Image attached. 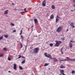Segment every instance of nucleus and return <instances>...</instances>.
<instances>
[{
	"instance_id": "f257e3e1",
	"label": "nucleus",
	"mask_w": 75,
	"mask_h": 75,
	"mask_svg": "<svg viewBox=\"0 0 75 75\" xmlns=\"http://www.w3.org/2000/svg\"><path fill=\"white\" fill-rule=\"evenodd\" d=\"M56 42V45H54V46L56 47H59V45L60 43H62V42L61 41H55Z\"/></svg>"
},
{
	"instance_id": "f03ea898",
	"label": "nucleus",
	"mask_w": 75,
	"mask_h": 75,
	"mask_svg": "<svg viewBox=\"0 0 75 75\" xmlns=\"http://www.w3.org/2000/svg\"><path fill=\"white\" fill-rule=\"evenodd\" d=\"M63 28V27H62V26H59V27H58L57 29V32L59 33L62 30Z\"/></svg>"
},
{
	"instance_id": "7ed1b4c3",
	"label": "nucleus",
	"mask_w": 75,
	"mask_h": 75,
	"mask_svg": "<svg viewBox=\"0 0 75 75\" xmlns=\"http://www.w3.org/2000/svg\"><path fill=\"white\" fill-rule=\"evenodd\" d=\"M39 50V49L38 48H35L33 49V52L37 54L38 53Z\"/></svg>"
},
{
	"instance_id": "20e7f679",
	"label": "nucleus",
	"mask_w": 75,
	"mask_h": 75,
	"mask_svg": "<svg viewBox=\"0 0 75 75\" xmlns=\"http://www.w3.org/2000/svg\"><path fill=\"white\" fill-rule=\"evenodd\" d=\"M60 72L61 74H60L59 75H61L62 74V75H67L64 74V71L63 70H60Z\"/></svg>"
},
{
	"instance_id": "39448f33",
	"label": "nucleus",
	"mask_w": 75,
	"mask_h": 75,
	"mask_svg": "<svg viewBox=\"0 0 75 75\" xmlns=\"http://www.w3.org/2000/svg\"><path fill=\"white\" fill-rule=\"evenodd\" d=\"M46 4V1L44 0V1L42 2V6H45Z\"/></svg>"
},
{
	"instance_id": "423d86ee",
	"label": "nucleus",
	"mask_w": 75,
	"mask_h": 75,
	"mask_svg": "<svg viewBox=\"0 0 75 75\" xmlns=\"http://www.w3.org/2000/svg\"><path fill=\"white\" fill-rule=\"evenodd\" d=\"M47 54V53H45L44 55H45V56L46 57H47L48 58H50V57L51 56L50 54H48V56H47V55H46Z\"/></svg>"
},
{
	"instance_id": "0eeeda50",
	"label": "nucleus",
	"mask_w": 75,
	"mask_h": 75,
	"mask_svg": "<svg viewBox=\"0 0 75 75\" xmlns=\"http://www.w3.org/2000/svg\"><path fill=\"white\" fill-rule=\"evenodd\" d=\"M70 25L73 28H75V26H74V23H73V22H71V23L70 24Z\"/></svg>"
},
{
	"instance_id": "6e6552de",
	"label": "nucleus",
	"mask_w": 75,
	"mask_h": 75,
	"mask_svg": "<svg viewBox=\"0 0 75 75\" xmlns=\"http://www.w3.org/2000/svg\"><path fill=\"white\" fill-rule=\"evenodd\" d=\"M52 60L54 62H57L58 61L57 59L55 58H52Z\"/></svg>"
},
{
	"instance_id": "1a4fd4ad",
	"label": "nucleus",
	"mask_w": 75,
	"mask_h": 75,
	"mask_svg": "<svg viewBox=\"0 0 75 75\" xmlns=\"http://www.w3.org/2000/svg\"><path fill=\"white\" fill-rule=\"evenodd\" d=\"M13 68L14 70H17L16 65L15 64H14Z\"/></svg>"
},
{
	"instance_id": "9d476101",
	"label": "nucleus",
	"mask_w": 75,
	"mask_h": 75,
	"mask_svg": "<svg viewBox=\"0 0 75 75\" xmlns=\"http://www.w3.org/2000/svg\"><path fill=\"white\" fill-rule=\"evenodd\" d=\"M67 59H64L63 61H69L70 58L69 57H66V58Z\"/></svg>"
},
{
	"instance_id": "9b49d317",
	"label": "nucleus",
	"mask_w": 75,
	"mask_h": 75,
	"mask_svg": "<svg viewBox=\"0 0 75 75\" xmlns=\"http://www.w3.org/2000/svg\"><path fill=\"white\" fill-rule=\"evenodd\" d=\"M8 10H6L4 12V14H8Z\"/></svg>"
},
{
	"instance_id": "f8f14e48",
	"label": "nucleus",
	"mask_w": 75,
	"mask_h": 75,
	"mask_svg": "<svg viewBox=\"0 0 75 75\" xmlns=\"http://www.w3.org/2000/svg\"><path fill=\"white\" fill-rule=\"evenodd\" d=\"M34 21H35V24H37V23L38 21L37 19H34Z\"/></svg>"
},
{
	"instance_id": "ddd939ff",
	"label": "nucleus",
	"mask_w": 75,
	"mask_h": 75,
	"mask_svg": "<svg viewBox=\"0 0 75 75\" xmlns=\"http://www.w3.org/2000/svg\"><path fill=\"white\" fill-rule=\"evenodd\" d=\"M51 8L52 9H55V6L54 5H52L51 6Z\"/></svg>"
},
{
	"instance_id": "4468645a",
	"label": "nucleus",
	"mask_w": 75,
	"mask_h": 75,
	"mask_svg": "<svg viewBox=\"0 0 75 75\" xmlns=\"http://www.w3.org/2000/svg\"><path fill=\"white\" fill-rule=\"evenodd\" d=\"M54 18V16L52 14L51 15L50 17V19H52Z\"/></svg>"
},
{
	"instance_id": "2eb2a0df",
	"label": "nucleus",
	"mask_w": 75,
	"mask_h": 75,
	"mask_svg": "<svg viewBox=\"0 0 75 75\" xmlns=\"http://www.w3.org/2000/svg\"><path fill=\"white\" fill-rule=\"evenodd\" d=\"M59 20V18H56L55 22L57 23V22Z\"/></svg>"
},
{
	"instance_id": "dca6fc26",
	"label": "nucleus",
	"mask_w": 75,
	"mask_h": 75,
	"mask_svg": "<svg viewBox=\"0 0 75 75\" xmlns=\"http://www.w3.org/2000/svg\"><path fill=\"white\" fill-rule=\"evenodd\" d=\"M65 68H66L65 66H63V65H61L60 68L61 69H63Z\"/></svg>"
},
{
	"instance_id": "f3484780",
	"label": "nucleus",
	"mask_w": 75,
	"mask_h": 75,
	"mask_svg": "<svg viewBox=\"0 0 75 75\" xmlns=\"http://www.w3.org/2000/svg\"><path fill=\"white\" fill-rule=\"evenodd\" d=\"M72 46H73V45H72V43H70V45H69V47L71 48V47H72Z\"/></svg>"
},
{
	"instance_id": "a211bd4d",
	"label": "nucleus",
	"mask_w": 75,
	"mask_h": 75,
	"mask_svg": "<svg viewBox=\"0 0 75 75\" xmlns=\"http://www.w3.org/2000/svg\"><path fill=\"white\" fill-rule=\"evenodd\" d=\"M69 61L71 60V61H75V58L73 59H69Z\"/></svg>"
},
{
	"instance_id": "6ab92c4d",
	"label": "nucleus",
	"mask_w": 75,
	"mask_h": 75,
	"mask_svg": "<svg viewBox=\"0 0 75 75\" xmlns=\"http://www.w3.org/2000/svg\"><path fill=\"white\" fill-rule=\"evenodd\" d=\"M49 64L48 63H46L44 65V67H45L46 66H47V65H48Z\"/></svg>"
},
{
	"instance_id": "aec40b11",
	"label": "nucleus",
	"mask_w": 75,
	"mask_h": 75,
	"mask_svg": "<svg viewBox=\"0 0 75 75\" xmlns=\"http://www.w3.org/2000/svg\"><path fill=\"white\" fill-rule=\"evenodd\" d=\"M3 50H4L5 51H7V49L6 48H4L3 49Z\"/></svg>"
},
{
	"instance_id": "412c9836",
	"label": "nucleus",
	"mask_w": 75,
	"mask_h": 75,
	"mask_svg": "<svg viewBox=\"0 0 75 75\" xmlns=\"http://www.w3.org/2000/svg\"><path fill=\"white\" fill-rule=\"evenodd\" d=\"M25 60L23 61H22V63H21L22 64H23L25 63Z\"/></svg>"
},
{
	"instance_id": "4be33fe9",
	"label": "nucleus",
	"mask_w": 75,
	"mask_h": 75,
	"mask_svg": "<svg viewBox=\"0 0 75 75\" xmlns=\"http://www.w3.org/2000/svg\"><path fill=\"white\" fill-rule=\"evenodd\" d=\"M26 8H25V9H24V10H23V11H24L25 12H28V11H27L26 10Z\"/></svg>"
},
{
	"instance_id": "5701e85b",
	"label": "nucleus",
	"mask_w": 75,
	"mask_h": 75,
	"mask_svg": "<svg viewBox=\"0 0 75 75\" xmlns=\"http://www.w3.org/2000/svg\"><path fill=\"white\" fill-rule=\"evenodd\" d=\"M4 37L5 38H7L8 37V35H4Z\"/></svg>"
},
{
	"instance_id": "b1692460",
	"label": "nucleus",
	"mask_w": 75,
	"mask_h": 75,
	"mask_svg": "<svg viewBox=\"0 0 75 75\" xmlns=\"http://www.w3.org/2000/svg\"><path fill=\"white\" fill-rule=\"evenodd\" d=\"M65 38L64 37V38H61V39L62 40V41H64L65 40L64 39Z\"/></svg>"
},
{
	"instance_id": "393cba45",
	"label": "nucleus",
	"mask_w": 75,
	"mask_h": 75,
	"mask_svg": "<svg viewBox=\"0 0 75 75\" xmlns=\"http://www.w3.org/2000/svg\"><path fill=\"white\" fill-rule=\"evenodd\" d=\"M53 45V44L52 43H51L50 44V47H52Z\"/></svg>"
},
{
	"instance_id": "a878e982",
	"label": "nucleus",
	"mask_w": 75,
	"mask_h": 75,
	"mask_svg": "<svg viewBox=\"0 0 75 75\" xmlns=\"http://www.w3.org/2000/svg\"><path fill=\"white\" fill-rule=\"evenodd\" d=\"M71 72L72 74H73L74 73H75V71L74 70H73L71 71Z\"/></svg>"
},
{
	"instance_id": "bb28decb",
	"label": "nucleus",
	"mask_w": 75,
	"mask_h": 75,
	"mask_svg": "<svg viewBox=\"0 0 75 75\" xmlns=\"http://www.w3.org/2000/svg\"><path fill=\"white\" fill-rule=\"evenodd\" d=\"M19 68L20 69L22 70L23 69V68L21 66H19Z\"/></svg>"
},
{
	"instance_id": "cd10ccee",
	"label": "nucleus",
	"mask_w": 75,
	"mask_h": 75,
	"mask_svg": "<svg viewBox=\"0 0 75 75\" xmlns=\"http://www.w3.org/2000/svg\"><path fill=\"white\" fill-rule=\"evenodd\" d=\"M11 25L13 26H14L15 25L14 24V23H11Z\"/></svg>"
},
{
	"instance_id": "c85d7f7f",
	"label": "nucleus",
	"mask_w": 75,
	"mask_h": 75,
	"mask_svg": "<svg viewBox=\"0 0 75 75\" xmlns=\"http://www.w3.org/2000/svg\"><path fill=\"white\" fill-rule=\"evenodd\" d=\"M21 38H22V40L24 39V38L22 35H21Z\"/></svg>"
},
{
	"instance_id": "c756f323",
	"label": "nucleus",
	"mask_w": 75,
	"mask_h": 75,
	"mask_svg": "<svg viewBox=\"0 0 75 75\" xmlns=\"http://www.w3.org/2000/svg\"><path fill=\"white\" fill-rule=\"evenodd\" d=\"M3 54H0V57H2Z\"/></svg>"
},
{
	"instance_id": "7c9ffc66",
	"label": "nucleus",
	"mask_w": 75,
	"mask_h": 75,
	"mask_svg": "<svg viewBox=\"0 0 75 75\" xmlns=\"http://www.w3.org/2000/svg\"><path fill=\"white\" fill-rule=\"evenodd\" d=\"M3 38V36L0 37V40H2Z\"/></svg>"
},
{
	"instance_id": "2f4dec72",
	"label": "nucleus",
	"mask_w": 75,
	"mask_h": 75,
	"mask_svg": "<svg viewBox=\"0 0 75 75\" xmlns=\"http://www.w3.org/2000/svg\"><path fill=\"white\" fill-rule=\"evenodd\" d=\"M8 59L9 61H11V59L9 57L8 58Z\"/></svg>"
},
{
	"instance_id": "473e14b6",
	"label": "nucleus",
	"mask_w": 75,
	"mask_h": 75,
	"mask_svg": "<svg viewBox=\"0 0 75 75\" xmlns=\"http://www.w3.org/2000/svg\"><path fill=\"white\" fill-rule=\"evenodd\" d=\"M21 45V48H22L23 47V45L21 43H20Z\"/></svg>"
},
{
	"instance_id": "72a5a7b5",
	"label": "nucleus",
	"mask_w": 75,
	"mask_h": 75,
	"mask_svg": "<svg viewBox=\"0 0 75 75\" xmlns=\"http://www.w3.org/2000/svg\"><path fill=\"white\" fill-rule=\"evenodd\" d=\"M56 18H59V16L58 15H57Z\"/></svg>"
},
{
	"instance_id": "f704fd0d",
	"label": "nucleus",
	"mask_w": 75,
	"mask_h": 75,
	"mask_svg": "<svg viewBox=\"0 0 75 75\" xmlns=\"http://www.w3.org/2000/svg\"><path fill=\"white\" fill-rule=\"evenodd\" d=\"M19 57L18 58V59H19L21 57V55H19Z\"/></svg>"
},
{
	"instance_id": "c9c22d12",
	"label": "nucleus",
	"mask_w": 75,
	"mask_h": 75,
	"mask_svg": "<svg viewBox=\"0 0 75 75\" xmlns=\"http://www.w3.org/2000/svg\"><path fill=\"white\" fill-rule=\"evenodd\" d=\"M16 32V30H14L13 31V32L15 33Z\"/></svg>"
},
{
	"instance_id": "e433bc0d",
	"label": "nucleus",
	"mask_w": 75,
	"mask_h": 75,
	"mask_svg": "<svg viewBox=\"0 0 75 75\" xmlns=\"http://www.w3.org/2000/svg\"><path fill=\"white\" fill-rule=\"evenodd\" d=\"M49 58H50V59H52V58L51 56Z\"/></svg>"
},
{
	"instance_id": "4c0bfd02",
	"label": "nucleus",
	"mask_w": 75,
	"mask_h": 75,
	"mask_svg": "<svg viewBox=\"0 0 75 75\" xmlns=\"http://www.w3.org/2000/svg\"><path fill=\"white\" fill-rule=\"evenodd\" d=\"M73 42V41H72V40L70 41V44L71 43V42Z\"/></svg>"
},
{
	"instance_id": "58836bf2",
	"label": "nucleus",
	"mask_w": 75,
	"mask_h": 75,
	"mask_svg": "<svg viewBox=\"0 0 75 75\" xmlns=\"http://www.w3.org/2000/svg\"><path fill=\"white\" fill-rule=\"evenodd\" d=\"M22 32H23V30H21V33H22Z\"/></svg>"
},
{
	"instance_id": "ea45409f",
	"label": "nucleus",
	"mask_w": 75,
	"mask_h": 75,
	"mask_svg": "<svg viewBox=\"0 0 75 75\" xmlns=\"http://www.w3.org/2000/svg\"><path fill=\"white\" fill-rule=\"evenodd\" d=\"M20 11H24V10L23 9H20Z\"/></svg>"
},
{
	"instance_id": "a19ab883",
	"label": "nucleus",
	"mask_w": 75,
	"mask_h": 75,
	"mask_svg": "<svg viewBox=\"0 0 75 75\" xmlns=\"http://www.w3.org/2000/svg\"><path fill=\"white\" fill-rule=\"evenodd\" d=\"M73 1L74 3H75V0H73Z\"/></svg>"
},
{
	"instance_id": "79ce46f5",
	"label": "nucleus",
	"mask_w": 75,
	"mask_h": 75,
	"mask_svg": "<svg viewBox=\"0 0 75 75\" xmlns=\"http://www.w3.org/2000/svg\"><path fill=\"white\" fill-rule=\"evenodd\" d=\"M71 11L72 12L74 11V10H71Z\"/></svg>"
},
{
	"instance_id": "37998d69",
	"label": "nucleus",
	"mask_w": 75,
	"mask_h": 75,
	"mask_svg": "<svg viewBox=\"0 0 75 75\" xmlns=\"http://www.w3.org/2000/svg\"><path fill=\"white\" fill-rule=\"evenodd\" d=\"M61 54H64L63 52H61Z\"/></svg>"
},
{
	"instance_id": "c03bdc74",
	"label": "nucleus",
	"mask_w": 75,
	"mask_h": 75,
	"mask_svg": "<svg viewBox=\"0 0 75 75\" xmlns=\"http://www.w3.org/2000/svg\"><path fill=\"white\" fill-rule=\"evenodd\" d=\"M60 61L62 62V61H63V60H60Z\"/></svg>"
},
{
	"instance_id": "a18cd8bd",
	"label": "nucleus",
	"mask_w": 75,
	"mask_h": 75,
	"mask_svg": "<svg viewBox=\"0 0 75 75\" xmlns=\"http://www.w3.org/2000/svg\"><path fill=\"white\" fill-rule=\"evenodd\" d=\"M69 30V29H67V32Z\"/></svg>"
},
{
	"instance_id": "49530a36",
	"label": "nucleus",
	"mask_w": 75,
	"mask_h": 75,
	"mask_svg": "<svg viewBox=\"0 0 75 75\" xmlns=\"http://www.w3.org/2000/svg\"><path fill=\"white\" fill-rule=\"evenodd\" d=\"M8 73H11V71H8Z\"/></svg>"
},
{
	"instance_id": "de8ad7c7",
	"label": "nucleus",
	"mask_w": 75,
	"mask_h": 75,
	"mask_svg": "<svg viewBox=\"0 0 75 75\" xmlns=\"http://www.w3.org/2000/svg\"><path fill=\"white\" fill-rule=\"evenodd\" d=\"M33 26H32V27H31V28H32V29H33Z\"/></svg>"
},
{
	"instance_id": "09e8293b",
	"label": "nucleus",
	"mask_w": 75,
	"mask_h": 75,
	"mask_svg": "<svg viewBox=\"0 0 75 75\" xmlns=\"http://www.w3.org/2000/svg\"><path fill=\"white\" fill-rule=\"evenodd\" d=\"M22 58H23V59H25V57H22Z\"/></svg>"
},
{
	"instance_id": "8fccbe9b",
	"label": "nucleus",
	"mask_w": 75,
	"mask_h": 75,
	"mask_svg": "<svg viewBox=\"0 0 75 75\" xmlns=\"http://www.w3.org/2000/svg\"><path fill=\"white\" fill-rule=\"evenodd\" d=\"M14 10H18L16 9H14Z\"/></svg>"
},
{
	"instance_id": "3c124183",
	"label": "nucleus",
	"mask_w": 75,
	"mask_h": 75,
	"mask_svg": "<svg viewBox=\"0 0 75 75\" xmlns=\"http://www.w3.org/2000/svg\"><path fill=\"white\" fill-rule=\"evenodd\" d=\"M22 34V33H20L19 34H20V35H21Z\"/></svg>"
},
{
	"instance_id": "603ef678",
	"label": "nucleus",
	"mask_w": 75,
	"mask_h": 75,
	"mask_svg": "<svg viewBox=\"0 0 75 75\" xmlns=\"http://www.w3.org/2000/svg\"><path fill=\"white\" fill-rule=\"evenodd\" d=\"M63 49V47H62V48H61V50H62V49Z\"/></svg>"
},
{
	"instance_id": "864d4df0",
	"label": "nucleus",
	"mask_w": 75,
	"mask_h": 75,
	"mask_svg": "<svg viewBox=\"0 0 75 75\" xmlns=\"http://www.w3.org/2000/svg\"><path fill=\"white\" fill-rule=\"evenodd\" d=\"M61 52H63L62 51V50H61Z\"/></svg>"
},
{
	"instance_id": "5fc2aeb1",
	"label": "nucleus",
	"mask_w": 75,
	"mask_h": 75,
	"mask_svg": "<svg viewBox=\"0 0 75 75\" xmlns=\"http://www.w3.org/2000/svg\"><path fill=\"white\" fill-rule=\"evenodd\" d=\"M12 4L14 5V4L13 3H12Z\"/></svg>"
},
{
	"instance_id": "6e6d98bb",
	"label": "nucleus",
	"mask_w": 75,
	"mask_h": 75,
	"mask_svg": "<svg viewBox=\"0 0 75 75\" xmlns=\"http://www.w3.org/2000/svg\"><path fill=\"white\" fill-rule=\"evenodd\" d=\"M74 6L75 7V4L74 5Z\"/></svg>"
},
{
	"instance_id": "4d7b16f0",
	"label": "nucleus",
	"mask_w": 75,
	"mask_h": 75,
	"mask_svg": "<svg viewBox=\"0 0 75 75\" xmlns=\"http://www.w3.org/2000/svg\"><path fill=\"white\" fill-rule=\"evenodd\" d=\"M60 36H62V35H60Z\"/></svg>"
},
{
	"instance_id": "13d9d810",
	"label": "nucleus",
	"mask_w": 75,
	"mask_h": 75,
	"mask_svg": "<svg viewBox=\"0 0 75 75\" xmlns=\"http://www.w3.org/2000/svg\"><path fill=\"white\" fill-rule=\"evenodd\" d=\"M13 57V56H11V57Z\"/></svg>"
},
{
	"instance_id": "bf43d9fd",
	"label": "nucleus",
	"mask_w": 75,
	"mask_h": 75,
	"mask_svg": "<svg viewBox=\"0 0 75 75\" xmlns=\"http://www.w3.org/2000/svg\"><path fill=\"white\" fill-rule=\"evenodd\" d=\"M23 13V12H21L20 13Z\"/></svg>"
},
{
	"instance_id": "052dcab7",
	"label": "nucleus",
	"mask_w": 75,
	"mask_h": 75,
	"mask_svg": "<svg viewBox=\"0 0 75 75\" xmlns=\"http://www.w3.org/2000/svg\"><path fill=\"white\" fill-rule=\"evenodd\" d=\"M50 68H49V70H50Z\"/></svg>"
},
{
	"instance_id": "680f3d73",
	"label": "nucleus",
	"mask_w": 75,
	"mask_h": 75,
	"mask_svg": "<svg viewBox=\"0 0 75 75\" xmlns=\"http://www.w3.org/2000/svg\"><path fill=\"white\" fill-rule=\"evenodd\" d=\"M64 35H63V37H64Z\"/></svg>"
},
{
	"instance_id": "e2e57ef3",
	"label": "nucleus",
	"mask_w": 75,
	"mask_h": 75,
	"mask_svg": "<svg viewBox=\"0 0 75 75\" xmlns=\"http://www.w3.org/2000/svg\"><path fill=\"white\" fill-rule=\"evenodd\" d=\"M74 10H75V9H74Z\"/></svg>"
},
{
	"instance_id": "0e129e2a",
	"label": "nucleus",
	"mask_w": 75,
	"mask_h": 75,
	"mask_svg": "<svg viewBox=\"0 0 75 75\" xmlns=\"http://www.w3.org/2000/svg\"><path fill=\"white\" fill-rule=\"evenodd\" d=\"M71 51H72V50H71Z\"/></svg>"
}]
</instances>
